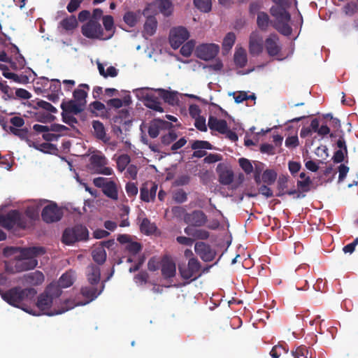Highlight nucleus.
<instances>
[{"instance_id":"18","label":"nucleus","mask_w":358,"mask_h":358,"mask_svg":"<svg viewBox=\"0 0 358 358\" xmlns=\"http://www.w3.org/2000/svg\"><path fill=\"white\" fill-rule=\"evenodd\" d=\"M93 128V135L98 139L101 141L103 143H108L110 141V136L106 134V128L103 124L99 120H93L92 122Z\"/></svg>"},{"instance_id":"45","label":"nucleus","mask_w":358,"mask_h":358,"mask_svg":"<svg viewBox=\"0 0 358 358\" xmlns=\"http://www.w3.org/2000/svg\"><path fill=\"white\" fill-rule=\"evenodd\" d=\"M312 350L307 348L306 345H301L298 347L295 351H292V354L294 358H308L309 353L311 355Z\"/></svg>"},{"instance_id":"41","label":"nucleus","mask_w":358,"mask_h":358,"mask_svg":"<svg viewBox=\"0 0 358 358\" xmlns=\"http://www.w3.org/2000/svg\"><path fill=\"white\" fill-rule=\"evenodd\" d=\"M9 132L13 135L17 136L21 140H25L29 146H31V141L28 138L29 130L27 128H15L13 127H9Z\"/></svg>"},{"instance_id":"48","label":"nucleus","mask_w":358,"mask_h":358,"mask_svg":"<svg viewBox=\"0 0 358 358\" xmlns=\"http://www.w3.org/2000/svg\"><path fill=\"white\" fill-rule=\"evenodd\" d=\"M194 4L196 8L204 13L211 10V0H194Z\"/></svg>"},{"instance_id":"39","label":"nucleus","mask_w":358,"mask_h":358,"mask_svg":"<svg viewBox=\"0 0 358 358\" xmlns=\"http://www.w3.org/2000/svg\"><path fill=\"white\" fill-rule=\"evenodd\" d=\"M93 260L98 264H103L106 260V252L103 247L96 248L92 250Z\"/></svg>"},{"instance_id":"17","label":"nucleus","mask_w":358,"mask_h":358,"mask_svg":"<svg viewBox=\"0 0 358 358\" xmlns=\"http://www.w3.org/2000/svg\"><path fill=\"white\" fill-rule=\"evenodd\" d=\"M173 127V124L171 122H166L161 119H155L148 127L149 136L155 138L159 134L160 130L170 129Z\"/></svg>"},{"instance_id":"31","label":"nucleus","mask_w":358,"mask_h":358,"mask_svg":"<svg viewBox=\"0 0 358 358\" xmlns=\"http://www.w3.org/2000/svg\"><path fill=\"white\" fill-rule=\"evenodd\" d=\"M271 23L268 15L264 11H260L257 13V24L258 28L262 31H266L268 29L269 24Z\"/></svg>"},{"instance_id":"3","label":"nucleus","mask_w":358,"mask_h":358,"mask_svg":"<svg viewBox=\"0 0 358 358\" xmlns=\"http://www.w3.org/2000/svg\"><path fill=\"white\" fill-rule=\"evenodd\" d=\"M89 238V231L83 224H76L66 228L62 234V241L66 245H72L76 242L85 241Z\"/></svg>"},{"instance_id":"28","label":"nucleus","mask_w":358,"mask_h":358,"mask_svg":"<svg viewBox=\"0 0 358 358\" xmlns=\"http://www.w3.org/2000/svg\"><path fill=\"white\" fill-rule=\"evenodd\" d=\"M79 87V89L74 90L73 96L76 102L82 103L84 107L86 104V97L87 96V92L84 89L89 90L90 87L87 84H80Z\"/></svg>"},{"instance_id":"50","label":"nucleus","mask_w":358,"mask_h":358,"mask_svg":"<svg viewBox=\"0 0 358 358\" xmlns=\"http://www.w3.org/2000/svg\"><path fill=\"white\" fill-rule=\"evenodd\" d=\"M106 158L103 156L100 155H92L90 157V162L93 168L94 169V171H96V169H100L101 166H103L106 164Z\"/></svg>"},{"instance_id":"55","label":"nucleus","mask_w":358,"mask_h":358,"mask_svg":"<svg viewBox=\"0 0 358 358\" xmlns=\"http://www.w3.org/2000/svg\"><path fill=\"white\" fill-rule=\"evenodd\" d=\"M288 352V348H286V347L283 346L282 345H277L273 347L270 352V355L273 358H279L280 355L282 353H287Z\"/></svg>"},{"instance_id":"40","label":"nucleus","mask_w":358,"mask_h":358,"mask_svg":"<svg viewBox=\"0 0 358 358\" xmlns=\"http://www.w3.org/2000/svg\"><path fill=\"white\" fill-rule=\"evenodd\" d=\"M59 26L66 31H72L78 26V21L74 15H71L63 19Z\"/></svg>"},{"instance_id":"32","label":"nucleus","mask_w":358,"mask_h":358,"mask_svg":"<svg viewBox=\"0 0 358 358\" xmlns=\"http://www.w3.org/2000/svg\"><path fill=\"white\" fill-rule=\"evenodd\" d=\"M61 288L62 287L59 285L58 282L57 284H50L46 287L45 290L43 293L47 294L50 298H52V300L56 303V300L62 293Z\"/></svg>"},{"instance_id":"63","label":"nucleus","mask_w":358,"mask_h":358,"mask_svg":"<svg viewBox=\"0 0 358 358\" xmlns=\"http://www.w3.org/2000/svg\"><path fill=\"white\" fill-rule=\"evenodd\" d=\"M127 195L129 197L135 196L138 194V187L134 182H128L125 186Z\"/></svg>"},{"instance_id":"60","label":"nucleus","mask_w":358,"mask_h":358,"mask_svg":"<svg viewBox=\"0 0 358 358\" xmlns=\"http://www.w3.org/2000/svg\"><path fill=\"white\" fill-rule=\"evenodd\" d=\"M171 213L173 217L176 218H183L185 217V215L188 213L186 211V209L180 206H176L171 208Z\"/></svg>"},{"instance_id":"62","label":"nucleus","mask_w":358,"mask_h":358,"mask_svg":"<svg viewBox=\"0 0 358 358\" xmlns=\"http://www.w3.org/2000/svg\"><path fill=\"white\" fill-rule=\"evenodd\" d=\"M103 24L106 31H112L114 28V20L111 15H105L103 17Z\"/></svg>"},{"instance_id":"38","label":"nucleus","mask_w":358,"mask_h":358,"mask_svg":"<svg viewBox=\"0 0 358 358\" xmlns=\"http://www.w3.org/2000/svg\"><path fill=\"white\" fill-rule=\"evenodd\" d=\"M141 231L146 235L152 234L157 230V227L154 223H152L147 217L143 218L140 224Z\"/></svg>"},{"instance_id":"23","label":"nucleus","mask_w":358,"mask_h":358,"mask_svg":"<svg viewBox=\"0 0 358 358\" xmlns=\"http://www.w3.org/2000/svg\"><path fill=\"white\" fill-rule=\"evenodd\" d=\"M208 125L210 129L218 131L220 134H225L227 131V122L224 120H218L214 116H210Z\"/></svg>"},{"instance_id":"2","label":"nucleus","mask_w":358,"mask_h":358,"mask_svg":"<svg viewBox=\"0 0 358 358\" xmlns=\"http://www.w3.org/2000/svg\"><path fill=\"white\" fill-rule=\"evenodd\" d=\"M36 294V290L34 288L22 289L17 286L2 292L1 298L9 305L31 313V310L26 306V303L32 301Z\"/></svg>"},{"instance_id":"34","label":"nucleus","mask_w":358,"mask_h":358,"mask_svg":"<svg viewBox=\"0 0 358 358\" xmlns=\"http://www.w3.org/2000/svg\"><path fill=\"white\" fill-rule=\"evenodd\" d=\"M145 106L153 110L163 112L159 99L155 95H147L145 99Z\"/></svg>"},{"instance_id":"19","label":"nucleus","mask_w":358,"mask_h":358,"mask_svg":"<svg viewBox=\"0 0 358 358\" xmlns=\"http://www.w3.org/2000/svg\"><path fill=\"white\" fill-rule=\"evenodd\" d=\"M278 37L276 34H271L265 40V48L269 56H276L281 51V47L278 45Z\"/></svg>"},{"instance_id":"49","label":"nucleus","mask_w":358,"mask_h":358,"mask_svg":"<svg viewBox=\"0 0 358 358\" xmlns=\"http://www.w3.org/2000/svg\"><path fill=\"white\" fill-rule=\"evenodd\" d=\"M178 138V135L173 130H169L166 134L163 135L161 137L162 143L164 145H169L174 142Z\"/></svg>"},{"instance_id":"33","label":"nucleus","mask_w":358,"mask_h":358,"mask_svg":"<svg viewBox=\"0 0 358 358\" xmlns=\"http://www.w3.org/2000/svg\"><path fill=\"white\" fill-rule=\"evenodd\" d=\"M0 97L3 101L15 99L13 89L7 85L6 81H0Z\"/></svg>"},{"instance_id":"53","label":"nucleus","mask_w":358,"mask_h":358,"mask_svg":"<svg viewBox=\"0 0 358 358\" xmlns=\"http://www.w3.org/2000/svg\"><path fill=\"white\" fill-rule=\"evenodd\" d=\"M73 281L72 276L67 273H64L60 277L58 281L59 285L61 286L62 288L69 287L73 285Z\"/></svg>"},{"instance_id":"27","label":"nucleus","mask_w":358,"mask_h":358,"mask_svg":"<svg viewBox=\"0 0 358 358\" xmlns=\"http://www.w3.org/2000/svg\"><path fill=\"white\" fill-rule=\"evenodd\" d=\"M45 280L43 273L39 271L29 273L24 276V280L27 284L37 286L41 285Z\"/></svg>"},{"instance_id":"42","label":"nucleus","mask_w":358,"mask_h":358,"mask_svg":"<svg viewBox=\"0 0 358 358\" xmlns=\"http://www.w3.org/2000/svg\"><path fill=\"white\" fill-rule=\"evenodd\" d=\"M277 178V173L272 169H266L262 173V182L271 185L274 183Z\"/></svg>"},{"instance_id":"22","label":"nucleus","mask_w":358,"mask_h":358,"mask_svg":"<svg viewBox=\"0 0 358 358\" xmlns=\"http://www.w3.org/2000/svg\"><path fill=\"white\" fill-rule=\"evenodd\" d=\"M61 108L62 109V113H71L73 115H78L84 110L82 103H79L75 100L63 101L61 104Z\"/></svg>"},{"instance_id":"46","label":"nucleus","mask_w":358,"mask_h":358,"mask_svg":"<svg viewBox=\"0 0 358 358\" xmlns=\"http://www.w3.org/2000/svg\"><path fill=\"white\" fill-rule=\"evenodd\" d=\"M289 22L274 23L273 27L284 36H289L292 34V27L289 25Z\"/></svg>"},{"instance_id":"30","label":"nucleus","mask_w":358,"mask_h":358,"mask_svg":"<svg viewBox=\"0 0 358 358\" xmlns=\"http://www.w3.org/2000/svg\"><path fill=\"white\" fill-rule=\"evenodd\" d=\"M234 62L238 68H243L246 66L248 58L245 49L240 48L236 50L234 55Z\"/></svg>"},{"instance_id":"4","label":"nucleus","mask_w":358,"mask_h":358,"mask_svg":"<svg viewBox=\"0 0 358 358\" xmlns=\"http://www.w3.org/2000/svg\"><path fill=\"white\" fill-rule=\"evenodd\" d=\"M69 302V301H65L64 303L62 305L60 309H56L55 308L52 309V306L55 303V302L52 300V298H50L47 294L42 293L38 296L36 306L41 311L43 312V314L52 316L55 315L64 313L69 309L72 308V306H67Z\"/></svg>"},{"instance_id":"9","label":"nucleus","mask_w":358,"mask_h":358,"mask_svg":"<svg viewBox=\"0 0 358 358\" xmlns=\"http://www.w3.org/2000/svg\"><path fill=\"white\" fill-rule=\"evenodd\" d=\"M189 37L187 29L183 27L173 28L170 31L169 41L173 49L178 48Z\"/></svg>"},{"instance_id":"13","label":"nucleus","mask_w":358,"mask_h":358,"mask_svg":"<svg viewBox=\"0 0 358 358\" xmlns=\"http://www.w3.org/2000/svg\"><path fill=\"white\" fill-rule=\"evenodd\" d=\"M157 185L152 181L144 182L140 189V198L145 202L154 201L157 190Z\"/></svg>"},{"instance_id":"26","label":"nucleus","mask_w":358,"mask_h":358,"mask_svg":"<svg viewBox=\"0 0 358 358\" xmlns=\"http://www.w3.org/2000/svg\"><path fill=\"white\" fill-rule=\"evenodd\" d=\"M11 52H15L16 55L15 58V61H13L12 59H10V62H9L12 69L14 70L23 69L26 64V60L24 57L20 53L19 48L15 45L12 44Z\"/></svg>"},{"instance_id":"44","label":"nucleus","mask_w":358,"mask_h":358,"mask_svg":"<svg viewBox=\"0 0 358 358\" xmlns=\"http://www.w3.org/2000/svg\"><path fill=\"white\" fill-rule=\"evenodd\" d=\"M131 161L130 157L127 154L121 155L117 159V168L120 172L124 171Z\"/></svg>"},{"instance_id":"10","label":"nucleus","mask_w":358,"mask_h":358,"mask_svg":"<svg viewBox=\"0 0 358 358\" xmlns=\"http://www.w3.org/2000/svg\"><path fill=\"white\" fill-rule=\"evenodd\" d=\"M208 217L201 210H194L185 215L184 222L194 227H201L206 225Z\"/></svg>"},{"instance_id":"54","label":"nucleus","mask_w":358,"mask_h":358,"mask_svg":"<svg viewBox=\"0 0 358 358\" xmlns=\"http://www.w3.org/2000/svg\"><path fill=\"white\" fill-rule=\"evenodd\" d=\"M238 164L246 174H250L253 172V166L249 159L244 157L240 158L238 159Z\"/></svg>"},{"instance_id":"35","label":"nucleus","mask_w":358,"mask_h":358,"mask_svg":"<svg viewBox=\"0 0 358 358\" xmlns=\"http://www.w3.org/2000/svg\"><path fill=\"white\" fill-rule=\"evenodd\" d=\"M113 123L118 124H127L131 122L130 113L127 109H122L118 114L113 117Z\"/></svg>"},{"instance_id":"36","label":"nucleus","mask_w":358,"mask_h":358,"mask_svg":"<svg viewBox=\"0 0 358 358\" xmlns=\"http://www.w3.org/2000/svg\"><path fill=\"white\" fill-rule=\"evenodd\" d=\"M157 27V21L156 18L154 16H149L147 17L144 24L143 32L149 36H151L155 33Z\"/></svg>"},{"instance_id":"58","label":"nucleus","mask_w":358,"mask_h":358,"mask_svg":"<svg viewBox=\"0 0 358 358\" xmlns=\"http://www.w3.org/2000/svg\"><path fill=\"white\" fill-rule=\"evenodd\" d=\"M123 20L130 27H134L137 22L136 15L134 12L131 11L127 12L124 14Z\"/></svg>"},{"instance_id":"15","label":"nucleus","mask_w":358,"mask_h":358,"mask_svg":"<svg viewBox=\"0 0 358 358\" xmlns=\"http://www.w3.org/2000/svg\"><path fill=\"white\" fill-rule=\"evenodd\" d=\"M218 174V180L223 185H229L234 181V174L233 171L223 164H219L216 168Z\"/></svg>"},{"instance_id":"5","label":"nucleus","mask_w":358,"mask_h":358,"mask_svg":"<svg viewBox=\"0 0 358 358\" xmlns=\"http://www.w3.org/2000/svg\"><path fill=\"white\" fill-rule=\"evenodd\" d=\"M0 224L9 230L15 227L25 229L27 226V221L24 215L17 210H13L9 211L6 215H0Z\"/></svg>"},{"instance_id":"25","label":"nucleus","mask_w":358,"mask_h":358,"mask_svg":"<svg viewBox=\"0 0 358 358\" xmlns=\"http://www.w3.org/2000/svg\"><path fill=\"white\" fill-rule=\"evenodd\" d=\"M249 51L253 56L261 54L263 51V43L261 38H258L257 36L252 34L250 36Z\"/></svg>"},{"instance_id":"51","label":"nucleus","mask_w":358,"mask_h":358,"mask_svg":"<svg viewBox=\"0 0 358 358\" xmlns=\"http://www.w3.org/2000/svg\"><path fill=\"white\" fill-rule=\"evenodd\" d=\"M173 199L177 203H183L187 200V194L182 189H177L173 193Z\"/></svg>"},{"instance_id":"6","label":"nucleus","mask_w":358,"mask_h":358,"mask_svg":"<svg viewBox=\"0 0 358 358\" xmlns=\"http://www.w3.org/2000/svg\"><path fill=\"white\" fill-rule=\"evenodd\" d=\"M81 31L83 36L91 39L106 40L112 37V34L104 36L101 24L94 19L90 20L86 24H83Z\"/></svg>"},{"instance_id":"8","label":"nucleus","mask_w":358,"mask_h":358,"mask_svg":"<svg viewBox=\"0 0 358 358\" xmlns=\"http://www.w3.org/2000/svg\"><path fill=\"white\" fill-rule=\"evenodd\" d=\"M220 51V46L215 43H203L195 49V55L204 61L214 59Z\"/></svg>"},{"instance_id":"64","label":"nucleus","mask_w":358,"mask_h":358,"mask_svg":"<svg viewBox=\"0 0 358 358\" xmlns=\"http://www.w3.org/2000/svg\"><path fill=\"white\" fill-rule=\"evenodd\" d=\"M285 146L288 148H294L299 145V138L296 135L288 136L285 142Z\"/></svg>"},{"instance_id":"12","label":"nucleus","mask_w":358,"mask_h":358,"mask_svg":"<svg viewBox=\"0 0 358 358\" xmlns=\"http://www.w3.org/2000/svg\"><path fill=\"white\" fill-rule=\"evenodd\" d=\"M194 250L201 259L206 262L213 261L216 256V252L204 242H196L194 245Z\"/></svg>"},{"instance_id":"11","label":"nucleus","mask_w":358,"mask_h":358,"mask_svg":"<svg viewBox=\"0 0 358 358\" xmlns=\"http://www.w3.org/2000/svg\"><path fill=\"white\" fill-rule=\"evenodd\" d=\"M62 217V213L55 203L45 206L41 212L42 220L46 223L58 222Z\"/></svg>"},{"instance_id":"14","label":"nucleus","mask_w":358,"mask_h":358,"mask_svg":"<svg viewBox=\"0 0 358 358\" xmlns=\"http://www.w3.org/2000/svg\"><path fill=\"white\" fill-rule=\"evenodd\" d=\"M104 287L103 282H101L100 285H90L83 287L80 289V293L87 299L84 304L95 299L103 292Z\"/></svg>"},{"instance_id":"1","label":"nucleus","mask_w":358,"mask_h":358,"mask_svg":"<svg viewBox=\"0 0 358 358\" xmlns=\"http://www.w3.org/2000/svg\"><path fill=\"white\" fill-rule=\"evenodd\" d=\"M18 258L6 262L5 269L8 273H15L34 268L38 265L36 257L43 255L45 249L43 247L22 248L20 250Z\"/></svg>"},{"instance_id":"37","label":"nucleus","mask_w":358,"mask_h":358,"mask_svg":"<svg viewBox=\"0 0 358 358\" xmlns=\"http://www.w3.org/2000/svg\"><path fill=\"white\" fill-rule=\"evenodd\" d=\"M102 191L103 194L110 199L117 200L118 198L116 184L113 180H110L108 183L106 184Z\"/></svg>"},{"instance_id":"61","label":"nucleus","mask_w":358,"mask_h":358,"mask_svg":"<svg viewBox=\"0 0 358 358\" xmlns=\"http://www.w3.org/2000/svg\"><path fill=\"white\" fill-rule=\"evenodd\" d=\"M312 183V180L309 176L306 177L304 180H298L297 186L303 192L309 191V186Z\"/></svg>"},{"instance_id":"56","label":"nucleus","mask_w":358,"mask_h":358,"mask_svg":"<svg viewBox=\"0 0 358 358\" xmlns=\"http://www.w3.org/2000/svg\"><path fill=\"white\" fill-rule=\"evenodd\" d=\"M125 249L131 255H136L142 250V245L140 243L131 241L126 245Z\"/></svg>"},{"instance_id":"52","label":"nucleus","mask_w":358,"mask_h":358,"mask_svg":"<svg viewBox=\"0 0 358 358\" xmlns=\"http://www.w3.org/2000/svg\"><path fill=\"white\" fill-rule=\"evenodd\" d=\"M194 42L193 41H187L186 43L183 44L180 48V54L186 57H189L192 51L194 48Z\"/></svg>"},{"instance_id":"7","label":"nucleus","mask_w":358,"mask_h":358,"mask_svg":"<svg viewBox=\"0 0 358 358\" xmlns=\"http://www.w3.org/2000/svg\"><path fill=\"white\" fill-rule=\"evenodd\" d=\"M201 264L195 257L189 259L187 266L179 267L181 277L185 280H196L200 275Z\"/></svg>"},{"instance_id":"47","label":"nucleus","mask_w":358,"mask_h":358,"mask_svg":"<svg viewBox=\"0 0 358 358\" xmlns=\"http://www.w3.org/2000/svg\"><path fill=\"white\" fill-rule=\"evenodd\" d=\"M288 176L281 175L279 176L278 180V193L276 194L277 196H282L285 194V189L287 188Z\"/></svg>"},{"instance_id":"59","label":"nucleus","mask_w":358,"mask_h":358,"mask_svg":"<svg viewBox=\"0 0 358 358\" xmlns=\"http://www.w3.org/2000/svg\"><path fill=\"white\" fill-rule=\"evenodd\" d=\"M36 105L38 108H41L48 112L52 113H57V108L55 106H53L51 103L45 101L40 100L37 101Z\"/></svg>"},{"instance_id":"57","label":"nucleus","mask_w":358,"mask_h":358,"mask_svg":"<svg viewBox=\"0 0 358 358\" xmlns=\"http://www.w3.org/2000/svg\"><path fill=\"white\" fill-rule=\"evenodd\" d=\"M192 150H197L201 149L211 150L213 148L212 145L206 141H194L191 146Z\"/></svg>"},{"instance_id":"20","label":"nucleus","mask_w":358,"mask_h":358,"mask_svg":"<svg viewBox=\"0 0 358 358\" xmlns=\"http://www.w3.org/2000/svg\"><path fill=\"white\" fill-rule=\"evenodd\" d=\"M270 13L276 19L275 23L289 22L291 20L290 14L284 7L273 6L270 8Z\"/></svg>"},{"instance_id":"16","label":"nucleus","mask_w":358,"mask_h":358,"mask_svg":"<svg viewBox=\"0 0 358 358\" xmlns=\"http://www.w3.org/2000/svg\"><path fill=\"white\" fill-rule=\"evenodd\" d=\"M161 271L164 279L172 278L176 273V266L173 260L168 257L164 256L161 261Z\"/></svg>"},{"instance_id":"43","label":"nucleus","mask_w":358,"mask_h":358,"mask_svg":"<svg viewBox=\"0 0 358 358\" xmlns=\"http://www.w3.org/2000/svg\"><path fill=\"white\" fill-rule=\"evenodd\" d=\"M236 41V35L233 32H229L224 36L222 42V48L225 51L231 50L234 45Z\"/></svg>"},{"instance_id":"24","label":"nucleus","mask_w":358,"mask_h":358,"mask_svg":"<svg viewBox=\"0 0 358 358\" xmlns=\"http://www.w3.org/2000/svg\"><path fill=\"white\" fill-rule=\"evenodd\" d=\"M155 91L157 92L159 97L169 105L174 106L177 104L179 101L176 92L168 91L164 89H157Z\"/></svg>"},{"instance_id":"29","label":"nucleus","mask_w":358,"mask_h":358,"mask_svg":"<svg viewBox=\"0 0 358 358\" xmlns=\"http://www.w3.org/2000/svg\"><path fill=\"white\" fill-rule=\"evenodd\" d=\"M155 6L164 16H169L173 12V3L170 0H157Z\"/></svg>"},{"instance_id":"21","label":"nucleus","mask_w":358,"mask_h":358,"mask_svg":"<svg viewBox=\"0 0 358 358\" xmlns=\"http://www.w3.org/2000/svg\"><path fill=\"white\" fill-rule=\"evenodd\" d=\"M86 275L88 282L92 285H100V268L94 264L89 265L86 268Z\"/></svg>"}]
</instances>
